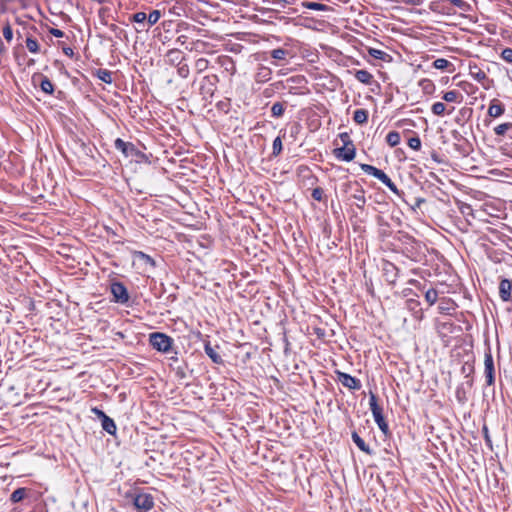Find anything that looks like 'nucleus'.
<instances>
[{"label": "nucleus", "instance_id": "nucleus-1", "mask_svg": "<svg viewBox=\"0 0 512 512\" xmlns=\"http://www.w3.org/2000/svg\"><path fill=\"white\" fill-rule=\"evenodd\" d=\"M453 7H457L463 12H469L472 10L471 5L464 0H435L430 4V9L432 11L447 15H453L456 13Z\"/></svg>", "mask_w": 512, "mask_h": 512}, {"label": "nucleus", "instance_id": "nucleus-2", "mask_svg": "<svg viewBox=\"0 0 512 512\" xmlns=\"http://www.w3.org/2000/svg\"><path fill=\"white\" fill-rule=\"evenodd\" d=\"M339 138L342 141L343 146L334 150L335 157L345 162L352 161L356 155V149L353 141L347 132L340 133Z\"/></svg>", "mask_w": 512, "mask_h": 512}, {"label": "nucleus", "instance_id": "nucleus-3", "mask_svg": "<svg viewBox=\"0 0 512 512\" xmlns=\"http://www.w3.org/2000/svg\"><path fill=\"white\" fill-rule=\"evenodd\" d=\"M369 406L372 412L373 418L378 425L379 429L387 434L389 432V426L384 419L383 410L377 403V397L373 392L369 393Z\"/></svg>", "mask_w": 512, "mask_h": 512}, {"label": "nucleus", "instance_id": "nucleus-4", "mask_svg": "<svg viewBox=\"0 0 512 512\" xmlns=\"http://www.w3.org/2000/svg\"><path fill=\"white\" fill-rule=\"evenodd\" d=\"M149 342L157 351L168 353L172 349L173 339L165 333L154 332L150 334Z\"/></svg>", "mask_w": 512, "mask_h": 512}, {"label": "nucleus", "instance_id": "nucleus-5", "mask_svg": "<svg viewBox=\"0 0 512 512\" xmlns=\"http://www.w3.org/2000/svg\"><path fill=\"white\" fill-rule=\"evenodd\" d=\"M133 504L138 512H148L154 506V499L149 493H138L133 497Z\"/></svg>", "mask_w": 512, "mask_h": 512}, {"label": "nucleus", "instance_id": "nucleus-6", "mask_svg": "<svg viewBox=\"0 0 512 512\" xmlns=\"http://www.w3.org/2000/svg\"><path fill=\"white\" fill-rule=\"evenodd\" d=\"M218 82L217 75L204 76L200 84V93L204 98L212 97L216 90V84Z\"/></svg>", "mask_w": 512, "mask_h": 512}, {"label": "nucleus", "instance_id": "nucleus-7", "mask_svg": "<svg viewBox=\"0 0 512 512\" xmlns=\"http://www.w3.org/2000/svg\"><path fill=\"white\" fill-rule=\"evenodd\" d=\"M113 295V301L120 304H126L129 301L127 288L121 282H112L110 286Z\"/></svg>", "mask_w": 512, "mask_h": 512}, {"label": "nucleus", "instance_id": "nucleus-8", "mask_svg": "<svg viewBox=\"0 0 512 512\" xmlns=\"http://www.w3.org/2000/svg\"><path fill=\"white\" fill-rule=\"evenodd\" d=\"M484 374L486 379V385L491 386L494 384L495 381V368H494V361L493 357L490 351L485 353L484 356Z\"/></svg>", "mask_w": 512, "mask_h": 512}, {"label": "nucleus", "instance_id": "nucleus-9", "mask_svg": "<svg viewBox=\"0 0 512 512\" xmlns=\"http://www.w3.org/2000/svg\"><path fill=\"white\" fill-rule=\"evenodd\" d=\"M114 146L117 150L121 151L125 157L137 156L140 151L131 142H125L121 138H117L114 141Z\"/></svg>", "mask_w": 512, "mask_h": 512}, {"label": "nucleus", "instance_id": "nucleus-10", "mask_svg": "<svg viewBox=\"0 0 512 512\" xmlns=\"http://www.w3.org/2000/svg\"><path fill=\"white\" fill-rule=\"evenodd\" d=\"M337 377L339 382L350 390H359L361 388V382L359 379L351 376L348 373L337 371Z\"/></svg>", "mask_w": 512, "mask_h": 512}, {"label": "nucleus", "instance_id": "nucleus-11", "mask_svg": "<svg viewBox=\"0 0 512 512\" xmlns=\"http://www.w3.org/2000/svg\"><path fill=\"white\" fill-rule=\"evenodd\" d=\"M383 276L389 284H395L398 278L399 269L395 264L385 261L382 266Z\"/></svg>", "mask_w": 512, "mask_h": 512}, {"label": "nucleus", "instance_id": "nucleus-12", "mask_svg": "<svg viewBox=\"0 0 512 512\" xmlns=\"http://www.w3.org/2000/svg\"><path fill=\"white\" fill-rule=\"evenodd\" d=\"M360 168H361V169H362V171H363V172H365L366 174H368V175H372V176H374L375 178H377V179H378L379 181H381L384 185H385L387 182H389V179H390V178L388 177V175H387L384 171H382V170H380V169H378V168H376V167H374V166H372V165H369V164H361V165H360Z\"/></svg>", "mask_w": 512, "mask_h": 512}, {"label": "nucleus", "instance_id": "nucleus-13", "mask_svg": "<svg viewBox=\"0 0 512 512\" xmlns=\"http://www.w3.org/2000/svg\"><path fill=\"white\" fill-rule=\"evenodd\" d=\"M512 280L504 278L499 284V296L504 302L511 300Z\"/></svg>", "mask_w": 512, "mask_h": 512}, {"label": "nucleus", "instance_id": "nucleus-14", "mask_svg": "<svg viewBox=\"0 0 512 512\" xmlns=\"http://www.w3.org/2000/svg\"><path fill=\"white\" fill-rule=\"evenodd\" d=\"M505 112V106L498 99L491 100L488 107V115L492 118H498Z\"/></svg>", "mask_w": 512, "mask_h": 512}, {"label": "nucleus", "instance_id": "nucleus-15", "mask_svg": "<svg viewBox=\"0 0 512 512\" xmlns=\"http://www.w3.org/2000/svg\"><path fill=\"white\" fill-rule=\"evenodd\" d=\"M457 308V304L451 298H441L438 310L442 314L451 315Z\"/></svg>", "mask_w": 512, "mask_h": 512}, {"label": "nucleus", "instance_id": "nucleus-16", "mask_svg": "<svg viewBox=\"0 0 512 512\" xmlns=\"http://www.w3.org/2000/svg\"><path fill=\"white\" fill-rule=\"evenodd\" d=\"M204 351L207 354V356L212 360L213 363H215V364H223L222 357L216 351V349L211 346L210 342H206L204 344Z\"/></svg>", "mask_w": 512, "mask_h": 512}, {"label": "nucleus", "instance_id": "nucleus-17", "mask_svg": "<svg viewBox=\"0 0 512 512\" xmlns=\"http://www.w3.org/2000/svg\"><path fill=\"white\" fill-rule=\"evenodd\" d=\"M469 74L480 83L487 79L486 73L477 64H469Z\"/></svg>", "mask_w": 512, "mask_h": 512}, {"label": "nucleus", "instance_id": "nucleus-18", "mask_svg": "<svg viewBox=\"0 0 512 512\" xmlns=\"http://www.w3.org/2000/svg\"><path fill=\"white\" fill-rule=\"evenodd\" d=\"M101 426H102L103 430L106 431L108 434H110V435L116 434V430H117L116 424H115L114 420L112 418H110L109 416L106 415L101 420Z\"/></svg>", "mask_w": 512, "mask_h": 512}, {"label": "nucleus", "instance_id": "nucleus-19", "mask_svg": "<svg viewBox=\"0 0 512 512\" xmlns=\"http://www.w3.org/2000/svg\"><path fill=\"white\" fill-rule=\"evenodd\" d=\"M351 436L353 442L361 451L365 452L368 455L372 454V450L370 449L369 445L365 443V441L358 435L357 432H353Z\"/></svg>", "mask_w": 512, "mask_h": 512}, {"label": "nucleus", "instance_id": "nucleus-20", "mask_svg": "<svg viewBox=\"0 0 512 512\" xmlns=\"http://www.w3.org/2000/svg\"><path fill=\"white\" fill-rule=\"evenodd\" d=\"M302 7L310 10H316V11H330L331 8L325 4L318 3V2H312V1H304L302 2Z\"/></svg>", "mask_w": 512, "mask_h": 512}, {"label": "nucleus", "instance_id": "nucleus-21", "mask_svg": "<svg viewBox=\"0 0 512 512\" xmlns=\"http://www.w3.org/2000/svg\"><path fill=\"white\" fill-rule=\"evenodd\" d=\"M355 78L363 84L370 85L373 80V75L367 70H357Z\"/></svg>", "mask_w": 512, "mask_h": 512}, {"label": "nucleus", "instance_id": "nucleus-22", "mask_svg": "<svg viewBox=\"0 0 512 512\" xmlns=\"http://www.w3.org/2000/svg\"><path fill=\"white\" fill-rule=\"evenodd\" d=\"M368 111L366 109H357L354 111L353 120L357 124H365L368 121Z\"/></svg>", "mask_w": 512, "mask_h": 512}, {"label": "nucleus", "instance_id": "nucleus-23", "mask_svg": "<svg viewBox=\"0 0 512 512\" xmlns=\"http://www.w3.org/2000/svg\"><path fill=\"white\" fill-rule=\"evenodd\" d=\"M442 99L446 102L460 103L463 96L456 90H450L443 94Z\"/></svg>", "mask_w": 512, "mask_h": 512}, {"label": "nucleus", "instance_id": "nucleus-24", "mask_svg": "<svg viewBox=\"0 0 512 512\" xmlns=\"http://www.w3.org/2000/svg\"><path fill=\"white\" fill-rule=\"evenodd\" d=\"M95 75L104 83H112V72L107 69H98L96 70Z\"/></svg>", "mask_w": 512, "mask_h": 512}, {"label": "nucleus", "instance_id": "nucleus-25", "mask_svg": "<svg viewBox=\"0 0 512 512\" xmlns=\"http://www.w3.org/2000/svg\"><path fill=\"white\" fill-rule=\"evenodd\" d=\"M167 57L171 63H178V65L181 64L183 60L182 52L178 49L168 51Z\"/></svg>", "mask_w": 512, "mask_h": 512}, {"label": "nucleus", "instance_id": "nucleus-26", "mask_svg": "<svg viewBox=\"0 0 512 512\" xmlns=\"http://www.w3.org/2000/svg\"><path fill=\"white\" fill-rule=\"evenodd\" d=\"M400 134L397 131H390L386 136V142L389 146L395 147L400 143Z\"/></svg>", "mask_w": 512, "mask_h": 512}, {"label": "nucleus", "instance_id": "nucleus-27", "mask_svg": "<svg viewBox=\"0 0 512 512\" xmlns=\"http://www.w3.org/2000/svg\"><path fill=\"white\" fill-rule=\"evenodd\" d=\"M26 496V488H17L14 490L10 496V500L12 503H18L24 499Z\"/></svg>", "mask_w": 512, "mask_h": 512}, {"label": "nucleus", "instance_id": "nucleus-28", "mask_svg": "<svg viewBox=\"0 0 512 512\" xmlns=\"http://www.w3.org/2000/svg\"><path fill=\"white\" fill-rule=\"evenodd\" d=\"M285 111V106L281 102H275L271 107V115L275 118H280L283 116Z\"/></svg>", "mask_w": 512, "mask_h": 512}, {"label": "nucleus", "instance_id": "nucleus-29", "mask_svg": "<svg viewBox=\"0 0 512 512\" xmlns=\"http://www.w3.org/2000/svg\"><path fill=\"white\" fill-rule=\"evenodd\" d=\"M40 88L43 92L47 94H52L54 92L53 83L45 76H43L41 79Z\"/></svg>", "mask_w": 512, "mask_h": 512}, {"label": "nucleus", "instance_id": "nucleus-30", "mask_svg": "<svg viewBox=\"0 0 512 512\" xmlns=\"http://www.w3.org/2000/svg\"><path fill=\"white\" fill-rule=\"evenodd\" d=\"M271 57L275 60H286V57L288 56L289 52L286 49L283 48H277L270 52Z\"/></svg>", "mask_w": 512, "mask_h": 512}, {"label": "nucleus", "instance_id": "nucleus-31", "mask_svg": "<svg viewBox=\"0 0 512 512\" xmlns=\"http://www.w3.org/2000/svg\"><path fill=\"white\" fill-rule=\"evenodd\" d=\"M512 129V122L502 123L494 128L497 136H504L508 130Z\"/></svg>", "mask_w": 512, "mask_h": 512}, {"label": "nucleus", "instance_id": "nucleus-32", "mask_svg": "<svg viewBox=\"0 0 512 512\" xmlns=\"http://www.w3.org/2000/svg\"><path fill=\"white\" fill-rule=\"evenodd\" d=\"M438 299V292L437 290L435 289H429L426 291L425 293V300L427 301V303L432 306L436 303Z\"/></svg>", "mask_w": 512, "mask_h": 512}, {"label": "nucleus", "instance_id": "nucleus-33", "mask_svg": "<svg viewBox=\"0 0 512 512\" xmlns=\"http://www.w3.org/2000/svg\"><path fill=\"white\" fill-rule=\"evenodd\" d=\"M446 110V105L443 102H435L432 107L431 111L436 116H443Z\"/></svg>", "mask_w": 512, "mask_h": 512}, {"label": "nucleus", "instance_id": "nucleus-34", "mask_svg": "<svg viewBox=\"0 0 512 512\" xmlns=\"http://www.w3.org/2000/svg\"><path fill=\"white\" fill-rule=\"evenodd\" d=\"M26 47L31 53H37L39 51V44L37 40L32 37H27Z\"/></svg>", "mask_w": 512, "mask_h": 512}, {"label": "nucleus", "instance_id": "nucleus-35", "mask_svg": "<svg viewBox=\"0 0 512 512\" xmlns=\"http://www.w3.org/2000/svg\"><path fill=\"white\" fill-rule=\"evenodd\" d=\"M272 154L273 156H278L281 152H282V149H283V146H282V139L280 136L276 137L273 141V144H272Z\"/></svg>", "mask_w": 512, "mask_h": 512}, {"label": "nucleus", "instance_id": "nucleus-36", "mask_svg": "<svg viewBox=\"0 0 512 512\" xmlns=\"http://www.w3.org/2000/svg\"><path fill=\"white\" fill-rule=\"evenodd\" d=\"M450 65H451V63L445 58H438V59L434 60V62H433V67L436 69H439V70H445Z\"/></svg>", "mask_w": 512, "mask_h": 512}, {"label": "nucleus", "instance_id": "nucleus-37", "mask_svg": "<svg viewBox=\"0 0 512 512\" xmlns=\"http://www.w3.org/2000/svg\"><path fill=\"white\" fill-rule=\"evenodd\" d=\"M368 53L373 58L379 60H385V58L388 56L386 52L375 48H369Z\"/></svg>", "mask_w": 512, "mask_h": 512}, {"label": "nucleus", "instance_id": "nucleus-38", "mask_svg": "<svg viewBox=\"0 0 512 512\" xmlns=\"http://www.w3.org/2000/svg\"><path fill=\"white\" fill-rule=\"evenodd\" d=\"M209 61L206 58H199L195 61V69L201 73L208 68Z\"/></svg>", "mask_w": 512, "mask_h": 512}, {"label": "nucleus", "instance_id": "nucleus-39", "mask_svg": "<svg viewBox=\"0 0 512 512\" xmlns=\"http://www.w3.org/2000/svg\"><path fill=\"white\" fill-rule=\"evenodd\" d=\"M353 198L357 201L356 202L357 207L362 209L366 203L364 191L362 189L359 190L358 193L353 195Z\"/></svg>", "mask_w": 512, "mask_h": 512}, {"label": "nucleus", "instance_id": "nucleus-40", "mask_svg": "<svg viewBox=\"0 0 512 512\" xmlns=\"http://www.w3.org/2000/svg\"><path fill=\"white\" fill-rule=\"evenodd\" d=\"M160 17H161L160 11L159 10H153L147 16V21H148L149 25L152 26V25H154V24H156L158 22Z\"/></svg>", "mask_w": 512, "mask_h": 512}, {"label": "nucleus", "instance_id": "nucleus-41", "mask_svg": "<svg viewBox=\"0 0 512 512\" xmlns=\"http://www.w3.org/2000/svg\"><path fill=\"white\" fill-rule=\"evenodd\" d=\"M190 73V70H189V66L188 64L186 63H181L178 65V68H177V74L181 77V78H187L188 75Z\"/></svg>", "mask_w": 512, "mask_h": 512}, {"label": "nucleus", "instance_id": "nucleus-42", "mask_svg": "<svg viewBox=\"0 0 512 512\" xmlns=\"http://www.w3.org/2000/svg\"><path fill=\"white\" fill-rule=\"evenodd\" d=\"M408 146L413 150H419L421 148V140L418 136L411 137L408 140Z\"/></svg>", "mask_w": 512, "mask_h": 512}, {"label": "nucleus", "instance_id": "nucleus-43", "mask_svg": "<svg viewBox=\"0 0 512 512\" xmlns=\"http://www.w3.org/2000/svg\"><path fill=\"white\" fill-rule=\"evenodd\" d=\"M109 29L115 34V36L119 39L122 38V36L126 37V32L116 24L109 25Z\"/></svg>", "mask_w": 512, "mask_h": 512}, {"label": "nucleus", "instance_id": "nucleus-44", "mask_svg": "<svg viewBox=\"0 0 512 512\" xmlns=\"http://www.w3.org/2000/svg\"><path fill=\"white\" fill-rule=\"evenodd\" d=\"M311 196L316 201H322L324 199V190L321 187H316L312 190Z\"/></svg>", "mask_w": 512, "mask_h": 512}, {"label": "nucleus", "instance_id": "nucleus-45", "mask_svg": "<svg viewBox=\"0 0 512 512\" xmlns=\"http://www.w3.org/2000/svg\"><path fill=\"white\" fill-rule=\"evenodd\" d=\"M3 36L8 42H10L13 38L12 28L8 22H6L3 27Z\"/></svg>", "mask_w": 512, "mask_h": 512}, {"label": "nucleus", "instance_id": "nucleus-46", "mask_svg": "<svg viewBox=\"0 0 512 512\" xmlns=\"http://www.w3.org/2000/svg\"><path fill=\"white\" fill-rule=\"evenodd\" d=\"M501 58L508 63H512V48L503 49L501 52Z\"/></svg>", "mask_w": 512, "mask_h": 512}, {"label": "nucleus", "instance_id": "nucleus-47", "mask_svg": "<svg viewBox=\"0 0 512 512\" xmlns=\"http://www.w3.org/2000/svg\"><path fill=\"white\" fill-rule=\"evenodd\" d=\"M147 20V15L144 12H137L132 16V21L136 23H144Z\"/></svg>", "mask_w": 512, "mask_h": 512}, {"label": "nucleus", "instance_id": "nucleus-48", "mask_svg": "<svg viewBox=\"0 0 512 512\" xmlns=\"http://www.w3.org/2000/svg\"><path fill=\"white\" fill-rule=\"evenodd\" d=\"M385 185L390 189L391 192H393L398 197H401L404 194L397 188V186L391 181V179H389V182H387Z\"/></svg>", "mask_w": 512, "mask_h": 512}, {"label": "nucleus", "instance_id": "nucleus-49", "mask_svg": "<svg viewBox=\"0 0 512 512\" xmlns=\"http://www.w3.org/2000/svg\"><path fill=\"white\" fill-rule=\"evenodd\" d=\"M91 411L98 419H100V421L106 416V414L98 407H93Z\"/></svg>", "mask_w": 512, "mask_h": 512}, {"label": "nucleus", "instance_id": "nucleus-50", "mask_svg": "<svg viewBox=\"0 0 512 512\" xmlns=\"http://www.w3.org/2000/svg\"><path fill=\"white\" fill-rule=\"evenodd\" d=\"M139 255L142 259L145 260L146 263L152 265V266H155V261L152 257H150L149 255L143 253V252H139Z\"/></svg>", "mask_w": 512, "mask_h": 512}, {"label": "nucleus", "instance_id": "nucleus-51", "mask_svg": "<svg viewBox=\"0 0 512 512\" xmlns=\"http://www.w3.org/2000/svg\"><path fill=\"white\" fill-rule=\"evenodd\" d=\"M50 34H52L53 36L57 37V38H61L64 36V32L61 31L60 29H56V28H51L49 30Z\"/></svg>", "mask_w": 512, "mask_h": 512}, {"label": "nucleus", "instance_id": "nucleus-52", "mask_svg": "<svg viewBox=\"0 0 512 512\" xmlns=\"http://www.w3.org/2000/svg\"><path fill=\"white\" fill-rule=\"evenodd\" d=\"M425 202L424 198H416L415 204L412 206V209L415 210L416 208H419L421 204Z\"/></svg>", "mask_w": 512, "mask_h": 512}, {"label": "nucleus", "instance_id": "nucleus-53", "mask_svg": "<svg viewBox=\"0 0 512 512\" xmlns=\"http://www.w3.org/2000/svg\"><path fill=\"white\" fill-rule=\"evenodd\" d=\"M63 52L65 55H67L69 57H73V55H74V51L71 47H64Z\"/></svg>", "mask_w": 512, "mask_h": 512}, {"label": "nucleus", "instance_id": "nucleus-54", "mask_svg": "<svg viewBox=\"0 0 512 512\" xmlns=\"http://www.w3.org/2000/svg\"><path fill=\"white\" fill-rule=\"evenodd\" d=\"M405 2L408 4L419 5L422 0H405Z\"/></svg>", "mask_w": 512, "mask_h": 512}, {"label": "nucleus", "instance_id": "nucleus-55", "mask_svg": "<svg viewBox=\"0 0 512 512\" xmlns=\"http://www.w3.org/2000/svg\"><path fill=\"white\" fill-rule=\"evenodd\" d=\"M105 11H106V9H105V8L100 9V11H99V15H100V16L105 15Z\"/></svg>", "mask_w": 512, "mask_h": 512}, {"label": "nucleus", "instance_id": "nucleus-56", "mask_svg": "<svg viewBox=\"0 0 512 512\" xmlns=\"http://www.w3.org/2000/svg\"><path fill=\"white\" fill-rule=\"evenodd\" d=\"M458 135H459V133H458L457 131H453V136H454V138H457V137H458Z\"/></svg>", "mask_w": 512, "mask_h": 512}, {"label": "nucleus", "instance_id": "nucleus-57", "mask_svg": "<svg viewBox=\"0 0 512 512\" xmlns=\"http://www.w3.org/2000/svg\"><path fill=\"white\" fill-rule=\"evenodd\" d=\"M171 360H173V361H177V360H178V358H177L176 356H174V357H171Z\"/></svg>", "mask_w": 512, "mask_h": 512}]
</instances>
